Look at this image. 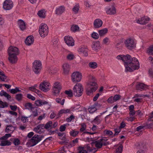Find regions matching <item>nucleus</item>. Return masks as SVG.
I'll return each instance as SVG.
<instances>
[{"mask_svg":"<svg viewBox=\"0 0 153 153\" xmlns=\"http://www.w3.org/2000/svg\"><path fill=\"white\" fill-rule=\"evenodd\" d=\"M102 22L100 19H96L94 21V27L97 28H99L102 26Z\"/></svg>","mask_w":153,"mask_h":153,"instance_id":"2eb2a0df","label":"nucleus"},{"mask_svg":"<svg viewBox=\"0 0 153 153\" xmlns=\"http://www.w3.org/2000/svg\"><path fill=\"white\" fill-rule=\"evenodd\" d=\"M123 146L122 145L119 146L114 151V153H121L122 149Z\"/></svg>","mask_w":153,"mask_h":153,"instance_id":"58836bf2","label":"nucleus"},{"mask_svg":"<svg viewBox=\"0 0 153 153\" xmlns=\"http://www.w3.org/2000/svg\"><path fill=\"white\" fill-rule=\"evenodd\" d=\"M104 133L105 134L108 135H112L113 134V132L111 131L110 130H105L104 131Z\"/></svg>","mask_w":153,"mask_h":153,"instance_id":"4d7b16f0","label":"nucleus"},{"mask_svg":"<svg viewBox=\"0 0 153 153\" xmlns=\"http://www.w3.org/2000/svg\"><path fill=\"white\" fill-rule=\"evenodd\" d=\"M146 52L149 55H153V45L149 47L147 49Z\"/></svg>","mask_w":153,"mask_h":153,"instance_id":"72a5a7b5","label":"nucleus"},{"mask_svg":"<svg viewBox=\"0 0 153 153\" xmlns=\"http://www.w3.org/2000/svg\"><path fill=\"white\" fill-rule=\"evenodd\" d=\"M81 128H80V131L81 132L84 131L86 129V125L85 123H83L81 124Z\"/></svg>","mask_w":153,"mask_h":153,"instance_id":"8fccbe9b","label":"nucleus"},{"mask_svg":"<svg viewBox=\"0 0 153 153\" xmlns=\"http://www.w3.org/2000/svg\"><path fill=\"white\" fill-rule=\"evenodd\" d=\"M27 97L29 99H31V100L33 101L34 100H35V98L30 94H27Z\"/></svg>","mask_w":153,"mask_h":153,"instance_id":"e2e57ef3","label":"nucleus"},{"mask_svg":"<svg viewBox=\"0 0 153 153\" xmlns=\"http://www.w3.org/2000/svg\"><path fill=\"white\" fill-rule=\"evenodd\" d=\"M113 97L114 100V102L120 99L121 96L119 94H116Z\"/></svg>","mask_w":153,"mask_h":153,"instance_id":"5fc2aeb1","label":"nucleus"},{"mask_svg":"<svg viewBox=\"0 0 153 153\" xmlns=\"http://www.w3.org/2000/svg\"><path fill=\"white\" fill-rule=\"evenodd\" d=\"M32 69L33 71L36 74H38L42 68V64L39 61H35L33 63Z\"/></svg>","mask_w":153,"mask_h":153,"instance_id":"39448f33","label":"nucleus"},{"mask_svg":"<svg viewBox=\"0 0 153 153\" xmlns=\"http://www.w3.org/2000/svg\"><path fill=\"white\" fill-rule=\"evenodd\" d=\"M12 1L10 0H6L3 4V8L6 10H10L13 7Z\"/></svg>","mask_w":153,"mask_h":153,"instance_id":"9d476101","label":"nucleus"},{"mask_svg":"<svg viewBox=\"0 0 153 153\" xmlns=\"http://www.w3.org/2000/svg\"><path fill=\"white\" fill-rule=\"evenodd\" d=\"M8 55L9 56L8 59L10 63L13 64L16 62L18 60L17 55L10 54H8Z\"/></svg>","mask_w":153,"mask_h":153,"instance_id":"4468645a","label":"nucleus"},{"mask_svg":"<svg viewBox=\"0 0 153 153\" xmlns=\"http://www.w3.org/2000/svg\"><path fill=\"white\" fill-rule=\"evenodd\" d=\"M153 125V122L150 123L149 124H146L145 125V127L147 128H152V126Z\"/></svg>","mask_w":153,"mask_h":153,"instance_id":"0e129e2a","label":"nucleus"},{"mask_svg":"<svg viewBox=\"0 0 153 153\" xmlns=\"http://www.w3.org/2000/svg\"><path fill=\"white\" fill-rule=\"evenodd\" d=\"M66 129V125L64 124L60 126L59 128V130L60 131L62 132L64 131Z\"/></svg>","mask_w":153,"mask_h":153,"instance_id":"052dcab7","label":"nucleus"},{"mask_svg":"<svg viewBox=\"0 0 153 153\" xmlns=\"http://www.w3.org/2000/svg\"><path fill=\"white\" fill-rule=\"evenodd\" d=\"M39 33L42 37H44L47 36L48 33V28L45 24H41L39 27Z\"/></svg>","mask_w":153,"mask_h":153,"instance_id":"20e7f679","label":"nucleus"},{"mask_svg":"<svg viewBox=\"0 0 153 153\" xmlns=\"http://www.w3.org/2000/svg\"><path fill=\"white\" fill-rule=\"evenodd\" d=\"M103 146H106L109 144V143L107 141L108 139L106 137L102 138L100 139Z\"/></svg>","mask_w":153,"mask_h":153,"instance_id":"473e14b6","label":"nucleus"},{"mask_svg":"<svg viewBox=\"0 0 153 153\" xmlns=\"http://www.w3.org/2000/svg\"><path fill=\"white\" fill-rule=\"evenodd\" d=\"M35 104L36 106H41V100H36Z\"/></svg>","mask_w":153,"mask_h":153,"instance_id":"338daca9","label":"nucleus"},{"mask_svg":"<svg viewBox=\"0 0 153 153\" xmlns=\"http://www.w3.org/2000/svg\"><path fill=\"white\" fill-rule=\"evenodd\" d=\"M101 117V115L97 116L94 119L91 121V123H94L98 125L100 123L101 121L99 119Z\"/></svg>","mask_w":153,"mask_h":153,"instance_id":"c85d7f7f","label":"nucleus"},{"mask_svg":"<svg viewBox=\"0 0 153 153\" xmlns=\"http://www.w3.org/2000/svg\"><path fill=\"white\" fill-rule=\"evenodd\" d=\"M53 88H55L59 89H62L60 83L58 82H56L54 83Z\"/></svg>","mask_w":153,"mask_h":153,"instance_id":"e433bc0d","label":"nucleus"},{"mask_svg":"<svg viewBox=\"0 0 153 153\" xmlns=\"http://www.w3.org/2000/svg\"><path fill=\"white\" fill-rule=\"evenodd\" d=\"M33 37L32 36H28L26 39L25 42L26 45H30L33 43Z\"/></svg>","mask_w":153,"mask_h":153,"instance_id":"6ab92c4d","label":"nucleus"},{"mask_svg":"<svg viewBox=\"0 0 153 153\" xmlns=\"http://www.w3.org/2000/svg\"><path fill=\"white\" fill-rule=\"evenodd\" d=\"M92 48L93 50L97 51L98 49H100L101 46L100 42L98 41L93 42L92 45Z\"/></svg>","mask_w":153,"mask_h":153,"instance_id":"dca6fc26","label":"nucleus"},{"mask_svg":"<svg viewBox=\"0 0 153 153\" xmlns=\"http://www.w3.org/2000/svg\"><path fill=\"white\" fill-rule=\"evenodd\" d=\"M25 106L26 108V109L28 110L30 109H31L32 107H33L32 103L30 102H28L25 103Z\"/></svg>","mask_w":153,"mask_h":153,"instance_id":"a18cd8bd","label":"nucleus"},{"mask_svg":"<svg viewBox=\"0 0 153 153\" xmlns=\"http://www.w3.org/2000/svg\"><path fill=\"white\" fill-rule=\"evenodd\" d=\"M23 97V95L21 94H17L16 95L15 98L18 101L21 100Z\"/></svg>","mask_w":153,"mask_h":153,"instance_id":"79ce46f5","label":"nucleus"},{"mask_svg":"<svg viewBox=\"0 0 153 153\" xmlns=\"http://www.w3.org/2000/svg\"><path fill=\"white\" fill-rule=\"evenodd\" d=\"M35 129L36 130H39V129H43L45 128V126L43 124H40L36 126L35 127Z\"/></svg>","mask_w":153,"mask_h":153,"instance_id":"c03bdc74","label":"nucleus"},{"mask_svg":"<svg viewBox=\"0 0 153 153\" xmlns=\"http://www.w3.org/2000/svg\"><path fill=\"white\" fill-rule=\"evenodd\" d=\"M74 118V117L73 115H71L69 117L66 119V121L68 122H71L73 119Z\"/></svg>","mask_w":153,"mask_h":153,"instance_id":"bf43d9fd","label":"nucleus"},{"mask_svg":"<svg viewBox=\"0 0 153 153\" xmlns=\"http://www.w3.org/2000/svg\"><path fill=\"white\" fill-rule=\"evenodd\" d=\"M18 25L21 30L23 31L26 29V27L25 23L22 20L20 19L18 20Z\"/></svg>","mask_w":153,"mask_h":153,"instance_id":"a211bd4d","label":"nucleus"},{"mask_svg":"<svg viewBox=\"0 0 153 153\" xmlns=\"http://www.w3.org/2000/svg\"><path fill=\"white\" fill-rule=\"evenodd\" d=\"M79 27L76 25H73L71 27V30L74 32H76L79 30Z\"/></svg>","mask_w":153,"mask_h":153,"instance_id":"f704fd0d","label":"nucleus"},{"mask_svg":"<svg viewBox=\"0 0 153 153\" xmlns=\"http://www.w3.org/2000/svg\"><path fill=\"white\" fill-rule=\"evenodd\" d=\"M33 114H31L30 116L28 117H33L37 116L38 114V111H32Z\"/></svg>","mask_w":153,"mask_h":153,"instance_id":"6e6d98bb","label":"nucleus"},{"mask_svg":"<svg viewBox=\"0 0 153 153\" xmlns=\"http://www.w3.org/2000/svg\"><path fill=\"white\" fill-rule=\"evenodd\" d=\"M106 12L107 14L109 15H114L116 13V9L113 5L110 7L106 9Z\"/></svg>","mask_w":153,"mask_h":153,"instance_id":"ddd939ff","label":"nucleus"},{"mask_svg":"<svg viewBox=\"0 0 153 153\" xmlns=\"http://www.w3.org/2000/svg\"><path fill=\"white\" fill-rule=\"evenodd\" d=\"M79 149L78 153H87V151L84 149V147H79Z\"/></svg>","mask_w":153,"mask_h":153,"instance_id":"09e8293b","label":"nucleus"},{"mask_svg":"<svg viewBox=\"0 0 153 153\" xmlns=\"http://www.w3.org/2000/svg\"><path fill=\"white\" fill-rule=\"evenodd\" d=\"M65 93L67 94L69 97H71L73 96V93L71 90H70L68 91L66 90L65 91Z\"/></svg>","mask_w":153,"mask_h":153,"instance_id":"a19ab883","label":"nucleus"},{"mask_svg":"<svg viewBox=\"0 0 153 153\" xmlns=\"http://www.w3.org/2000/svg\"><path fill=\"white\" fill-rule=\"evenodd\" d=\"M94 143H95V146L98 149L101 148L103 146L100 140L95 141Z\"/></svg>","mask_w":153,"mask_h":153,"instance_id":"a878e982","label":"nucleus"},{"mask_svg":"<svg viewBox=\"0 0 153 153\" xmlns=\"http://www.w3.org/2000/svg\"><path fill=\"white\" fill-rule=\"evenodd\" d=\"M37 14L40 17L45 18V10H40L38 12Z\"/></svg>","mask_w":153,"mask_h":153,"instance_id":"bb28decb","label":"nucleus"},{"mask_svg":"<svg viewBox=\"0 0 153 153\" xmlns=\"http://www.w3.org/2000/svg\"><path fill=\"white\" fill-rule=\"evenodd\" d=\"M146 88V85L143 83L137 82L136 86V89L137 90H144Z\"/></svg>","mask_w":153,"mask_h":153,"instance_id":"4be33fe9","label":"nucleus"},{"mask_svg":"<svg viewBox=\"0 0 153 153\" xmlns=\"http://www.w3.org/2000/svg\"><path fill=\"white\" fill-rule=\"evenodd\" d=\"M53 93L55 95H58L61 89H59L56 88H53Z\"/></svg>","mask_w":153,"mask_h":153,"instance_id":"49530a36","label":"nucleus"},{"mask_svg":"<svg viewBox=\"0 0 153 153\" xmlns=\"http://www.w3.org/2000/svg\"><path fill=\"white\" fill-rule=\"evenodd\" d=\"M65 10V8L64 6H60L56 10V14L57 15H61Z\"/></svg>","mask_w":153,"mask_h":153,"instance_id":"5701e85b","label":"nucleus"},{"mask_svg":"<svg viewBox=\"0 0 153 153\" xmlns=\"http://www.w3.org/2000/svg\"><path fill=\"white\" fill-rule=\"evenodd\" d=\"M13 143L16 146L20 144V142L19 140V139L17 138H15L14 139Z\"/></svg>","mask_w":153,"mask_h":153,"instance_id":"864d4df0","label":"nucleus"},{"mask_svg":"<svg viewBox=\"0 0 153 153\" xmlns=\"http://www.w3.org/2000/svg\"><path fill=\"white\" fill-rule=\"evenodd\" d=\"M14 130V129L12 125H7L5 129V132L7 133L11 131L13 132Z\"/></svg>","mask_w":153,"mask_h":153,"instance_id":"c756f323","label":"nucleus"},{"mask_svg":"<svg viewBox=\"0 0 153 153\" xmlns=\"http://www.w3.org/2000/svg\"><path fill=\"white\" fill-rule=\"evenodd\" d=\"M65 99H63L62 101L61 100V99L59 98H56V102L57 103L60 104L62 105H64V102H65Z\"/></svg>","mask_w":153,"mask_h":153,"instance_id":"37998d69","label":"nucleus"},{"mask_svg":"<svg viewBox=\"0 0 153 153\" xmlns=\"http://www.w3.org/2000/svg\"><path fill=\"white\" fill-rule=\"evenodd\" d=\"M108 30L107 28H105L103 29L98 30L99 35L100 37L103 36H105L108 32Z\"/></svg>","mask_w":153,"mask_h":153,"instance_id":"b1692460","label":"nucleus"},{"mask_svg":"<svg viewBox=\"0 0 153 153\" xmlns=\"http://www.w3.org/2000/svg\"><path fill=\"white\" fill-rule=\"evenodd\" d=\"M10 108L11 110H12L15 111L16 110V109L17 108V106L16 105H10Z\"/></svg>","mask_w":153,"mask_h":153,"instance_id":"774afa93","label":"nucleus"},{"mask_svg":"<svg viewBox=\"0 0 153 153\" xmlns=\"http://www.w3.org/2000/svg\"><path fill=\"white\" fill-rule=\"evenodd\" d=\"M91 36L95 39H97L99 38V35L97 33L94 32L91 34Z\"/></svg>","mask_w":153,"mask_h":153,"instance_id":"de8ad7c7","label":"nucleus"},{"mask_svg":"<svg viewBox=\"0 0 153 153\" xmlns=\"http://www.w3.org/2000/svg\"><path fill=\"white\" fill-rule=\"evenodd\" d=\"M108 103H114V100L113 97L112 96L110 97L108 99Z\"/></svg>","mask_w":153,"mask_h":153,"instance_id":"69168bd1","label":"nucleus"},{"mask_svg":"<svg viewBox=\"0 0 153 153\" xmlns=\"http://www.w3.org/2000/svg\"><path fill=\"white\" fill-rule=\"evenodd\" d=\"M88 66L91 68L95 69L97 67V64L96 62H92L89 63Z\"/></svg>","mask_w":153,"mask_h":153,"instance_id":"7c9ffc66","label":"nucleus"},{"mask_svg":"<svg viewBox=\"0 0 153 153\" xmlns=\"http://www.w3.org/2000/svg\"><path fill=\"white\" fill-rule=\"evenodd\" d=\"M73 91L74 94L75 96L79 97L82 94L83 88L81 84H76L74 87Z\"/></svg>","mask_w":153,"mask_h":153,"instance_id":"7ed1b4c3","label":"nucleus"},{"mask_svg":"<svg viewBox=\"0 0 153 153\" xmlns=\"http://www.w3.org/2000/svg\"><path fill=\"white\" fill-rule=\"evenodd\" d=\"M28 117H25L24 116H22L21 120L23 123H26L28 121Z\"/></svg>","mask_w":153,"mask_h":153,"instance_id":"603ef678","label":"nucleus"},{"mask_svg":"<svg viewBox=\"0 0 153 153\" xmlns=\"http://www.w3.org/2000/svg\"><path fill=\"white\" fill-rule=\"evenodd\" d=\"M81 74L79 72H74L71 75V79L73 82H80L82 79Z\"/></svg>","mask_w":153,"mask_h":153,"instance_id":"423d86ee","label":"nucleus"},{"mask_svg":"<svg viewBox=\"0 0 153 153\" xmlns=\"http://www.w3.org/2000/svg\"><path fill=\"white\" fill-rule=\"evenodd\" d=\"M58 70V69L55 67H50L49 69V72L50 74H54L56 73Z\"/></svg>","mask_w":153,"mask_h":153,"instance_id":"2f4dec72","label":"nucleus"},{"mask_svg":"<svg viewBox=\"0 0 153 153\" xmlns=\"http://www.w3.org/2000/svg\"><path fill=\"white\" fill-rule=\"evenodd\" d=\"M64 40L66 43L69 46H73L74 45V40L72 37L65 36Z\"/></svg>","mask_w":153,"mask_h":153,"instance_id":"9b49d317","label":"nucleus"},{"mask_svg":"<svg viewBox=\"0 0 153 153\" xmlns=\"http://www.w3.org/2000/svg\"><path fill=\"white\" fill-rule=\"evenodd\" d=\"M39 135L37 134H35L31 139V141L32 142V144L31 146H33L35 145L41 140V138H39Z\"/></svg>","mask_w":153,"mask_h":153,"instance_id":"f8f14e48","label":"nucleus"},{"mask_svg":"<svg viewBox=\"0 0 153 153\" xmlns=\"http://www.w3.org/2000/svg\"><path fill=\"white\" fill-rule=\"evenodd\" d=\"M78 51L80 53L82 54L84 56H87L88 55V50L86 48H81Z\"/></svg>","mask_w":153,"mask_h":153,"instance_id":"f3484780","label":"nucleus"},{"mask_svg":"<svg viewBox=\"0 0 153 153\" xmlns=\"http://www.w3.org/2000/svg\"><path fill=\"white\" fill-rule=\"evenodd\" d=\"M11 143L9 140L2 141L0 144L1 146H10L11 145Z\"/></svg>","mask_w":153,"mask_h":153,"instance_id":"cd10ccee","label":"nucleus"},{"mask_svg":"<svg viewBox=\"0 0 153 153\" xmlns=\"http://www.w3.org/2000/svg\"><path fill=\"white\" fill-rule=\"evenodd\" d=\"M50 87V84L48 82L44 81L40 84L39 87L41 90L46 92L49 90Z\"/></svg>","mask_w":153,"mask_h":153,"instance_id":"0eeeda50","label":"nucleus"},{"mask_svg":"<svg viewBox=\"0 0 153 153\" xmlns=\"http://www.w3.org/2000/svg\"><path fill=\"white\" fill-rule=\"evenodd\" d=\"M70 66L68 63H65L63 65L64 73L65 74H68L70 71Z\"/></svg>","mask_w":153,"mask_h":153,"instance_id":"aec40b11","label":"nucleus"},{"mask_svg":"<svg viewBox=\"0 0 153 153\" xmlns=\"http://www.w3.org/2000/svg\"><path fill=\"white\" fill-rule=\"evenodd\" d=\"M125 46L128 49L131 50L135 47L136 45L134 40L131 39H126L125 42Z\"/></svg>","mask_w":153,"mask_h":153,"instance_id":"6e6552de","label":"nucleus"},{"mask_svg":"<svg viewBox=\"0 0 153 153\" xmlns=\"http://www.w3.org/2000/svg\"><path fill=\"white\" fill-rule=\"evenodd\" d=\"M150 20V19L148 17H143L141 19L140 24L145 25Z\"/></svg>","mask_w":153,"mask_h":153,"instance_id":"393cba45","label":"nucleus"},{"mask_svg":"<svg viewBox=\"0 0 153 153\" xmlns=\"http://www.w3.org/2000/svg\"><path fill=\"white\" fill-rule=\"evenodd\" d=\"M116 58L119 60H122L124 62L126 72H132L134 70L138 69L140 68V64L138 60L134 57L131 58L129 55H119Z\"/></svg>","mask_w":153,"mask_h":153,"instance_id":"f257e3e1","label":"nucleus"},{"mask_svg":"<svg viewBox=\"0 0 153 153\" xmlns=\"http://www.w3.org/2000/svg\"><path fill=\"white\" fill-rule=\"evenodd\" d=\"M8 54L18 55L19 54V50L16 47L10 46L8 48Z\"/></svg>","mask_w":153,"mask_h":153,"instance_id":"1a4fd4ad","label":"nucleus"},{"mask_svg":"<svg viewBox=\"0 0 153 153\" xmlns=\"http://www.w3.org/2000/svg\"><path fill=\"white\" fill-rule=\"evenodd\" d=\"M74 55L72 54H68L67 56V59L69 60H72L74 59Z\"/></svg>","mask_w":153,"mask_h":153,"instance_id":"13d9d810","label":"nucleus"},{"mask_svg":"<svg viewBox=\"0 0 153 153\" xmlns=\"http://www.w3.org/2000/svg\"><path fill=\"white\" fill-rule=\"evenodd\" d=\"M79 132L78 131H75L74 130H72L70 132V134L71 136L72 137H76L78 134Z\"/></svg>","mask_w":153,"mask_h":153,"instance_id":"c9c22d12","label":"nucleus"},{"mask_svg":"<svg viewBox=\"0 0 153 153\" xmlns=\"http://www.w3.org/2000/svg\"><path fill=\"white\" fill-rule=\"evenodd\" d=\"M79 4H76L73 8V10L75 13H77L79 10Z\"/></svg>","mask_w":153,"mask_h":153,"instance_id":"3c124183","label":"nucleus"},{"mask_svg":"<svg viewBox=\"0 0 153 153\" xmlns=\"http://www.w3.org/2000/svg\"><path fill=\"white\" fill-rule=\"evenodd\" d=\"M52 125V122L51 121H49L46 123L45 125V128L48 129L49 128L51 127Z\"/></svg>","mask_w":153,"mask_h":153,"instance_id":"ea45409f","label":"nucleus"},{"mask_svg":"<svg viewBox=\"0 0 153 153\" xmlns=\"http://www.w3.org/2000/svg\"><path fill=\"white\" fill-rule=\"evenodd\" d=\"M79 138H76L75 139L73 140L72 142L70 143L69 145L71 147L75 146V144L78 142Z\"/></svg>","mask_w":153,"mask_h":153,"instance_id":"4c0bfd02","label":"nucleus"},{"mask_svg":"<svg viewBox=\"0 0 153 153\" xmlns=\"http://www.w3.org/2000/svg\"><path fill=\"white\" fill-rule=\"evenodd\" d=\"M8 106V104L6 102H3V104H0V108H4L5 107H7Z\"/></svg>","mask_w":153,"mask_h":153,"instance_id":"680f3d73","label":"nucleus"},{"mask_svg":"<svg viewBox=\"0 0 153 153\" xmlns=\"http://www.w3.org/2000/svg\"><path fill=\"white\" fill-rule=\"evenodd\" d=\"M88 87L86 89V94L90 95L93 92H95L98 88V85L95 82H91L88 84Z\"/></svg>","mask_w":153,"mask_h":153,"instance_id":"f03ea898","label":"nucleus"},{"mask_svg":"<svg viewBox=\"0 0 153 153\" xmlns=\"http://www.w3.org/2000/svg\"><path fill=\"white\" fill-rule=\"evenodd\" d=\"M70 111V110L68 109H61L59 111L58 114L56 115V119H58L61 117L63 114L68 113H69Z\"/></svg>","mask_w":153,"mask_h":153,"instance_id":"412c9836","label":"nucleus"}]
</instances>
